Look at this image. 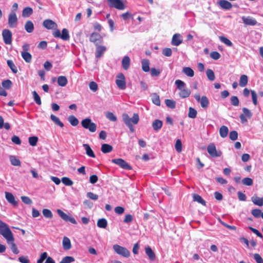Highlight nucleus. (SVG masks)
<instances>
[{
  "mask_svg": "<svg viewBox=\"0 0 263 263\" xmlns=\"http://www.w3.org/2000/svg\"><path fill=\"white\" fill-rule=\"evenodd\" d=\"M122 119L125 124L129 128L132 133L135 132L133 124H137L139 121V117L138 114H134L132 118H130L127 114H123L122 116Z\"/></svg>",
  "mask_w": 263,
  "mask_h": 263,
  "instance_id": "f257e3e1",
  "label": "nucleus"
},
{
  "mask_svg": "<svg viewBox=\"0 0 263 263\" xmlns=\"http://www.w3.org/2000/svg\"><path fill=\"white\" fill-rule=\"evenodd\" d=\"M175 84L177 86V88L180 90L179 95L180 98H186L190 96L191 91L189 89L185 87L186 85L183 81L180 80H177L175 81Z\"/></svg>",
  "mask_w": 263,
  "mask_h": 263,
  "instance_id": "f03ea898",
  "label": "nucleus"
},
{
  "mask_svg": "<svg viewBox=\"0 0 263 263\" xmlns=\"http://www.w3.org/2000/svg\"><path fill=\"white\" fill-rule=\"evenodd\" d=\"M0 234L5 238L6 240H10L13 236L12 232L8 226L0 219Z\"/></svg>",
  "mask_w": 263,
  "mask_h": 263,
  "instance_id": "7ed1b4c3",
  "label": "nucleus"
},
{
  "mask_svg": "<svg viewBox=\"0 0 263 263\" xmlns=\"http://www.w3.org/2000/svg\"><path fill=\"white\" fill-rule=\"evenodd\" d=\"M82 126L85 129H88L90 132L93 133L97 129L96 124L91 122L89 118H86L81 121Z\"/></svg>",
  "mask_w": 263,
  "mask_h": 263,
  "instance_id": "20e7f679",
  "label": "nucleus"
},
{
  "mask_svg": "<svg viewBox=\"0 0 263 263\" xmlns=\"http://www.w3.org/2000/svg\"><path fill=\"white\" fill-rule=\"evenodd\" d=\"M113 250L118 254L124 257H128L130 255V252L125 248L118 245L113 246Z\"/></svg>",
  "mask_w": 263,
  "mask_h": 263,
  "instance_id": "39448f33",
  "label": "nucleus"
},
{
  "mask_svg": "<svg viewBox=\"0 0 263 263\" xmlns=\"http://www.w3.org/2000/svg\"><path fill=\"white\" fill-rule=\"evenodd\" d=\"M207 151L209 155L214 158L220 157L222 153L220 151H217L214 143H210L207 147Z\"/></svg>",
  "mask_w": 263,
  "mask_h": 263,
  "instance_id": "423d86ee",
  "label": "nucleus"
},
{
  "mask_svg": "<svg viewBox=\"0 0 263 263\" xmlns=\"http://www.w3.org/2000/svg\"><path fill=\"white\" fill-rule=\"evenodd\" d=\"M62 33H61V32L59 30L57 29L55 30L53 35L55 37H60L64 41H68L69 39V31L67 29H63L62 31Z\"/></svg>",
  "mask_w": 263,
  "mask_h": 263,
  "instance_id": "0eeeda50",
  "label": "nucleus"
},
{
  "mask_svg": "<svg viewBox=\"0 0 263 263\" xmlns=\"http://www.w3.org/2000/svg\"><path fill=\"white\" fill-rule=\"evenodd\" d=\"M116 83L119 89L124 90L126 88L125 78L122 73H120L117 76Z\"/></svg>",
  "mask_w": 263,
  "mask_h": 263,
  "instance_id": "6e6552de",
  "label": "nucleus"
},
{
  "mask_svg": "<svg viewBox=\"0 0 263 263\" xmlns=\"http://www.w3.org/2000/svg\"><path fill=\"white\" fill-rule=\"evenodd\" d=\"M111 162L125 170H130L132 168L125 160L121 158L112 159Z\"/></svg>",
  "mask_w": 263,
  "mask_h": 263,
  "instance_id": "1a4fd4ad",
  "label": "nucleus"
},
{
  "mask_svg": "<svg viewBox=\"0 0 263 263\" xmlns=\"http://www.w3.org/2000/svg\"><path fill=\"white\" fill-rule=\"evenodd\" d=\"M2 36L4 43L10 45L12 43V32L8 29H4L2 31Z\"/></svg>",
  "mask_w": 263,
  "mask_h": 263,
  "instance_id": "9d476101",
  "label": "nucleus"
},
{
  "mask_svg": "<svg viewBox=\"0 0 263 263\" xmlns=\"http://www.w3.org/2000/svg\"><path fill=\"white\" fill-rule=\"evenodd\" d=\"M17 18L13 11H11L8 16V25L11 28H14L16 26Z\"/></svg>",
  "mask_w": 263,
  "mask_h": 263,
  "instance_id": "9b49d317",
  "label": "nucleus"
},
{
  "mask_svg": "<svg viewBox=\"0 0 263 263\" xmlns=\"http://www.w3.org/2000/svg\"><path fill=\"white\" fill-rule=\"evenodd\" d=\"M109 5L111 7L115 8L119 10H124L125 6L121 0H107Z\"/></svg>",
  "mask_w": 263,
  "mask_h": 263,
  "instance_id": "f8f14e48",
  "label": "nucleus"
},
{
  "mask_svg": "<svg viewBox=\"0 0 263 263\" xmlns=\"http://www.w3.org/2000/svg\"><path fill=\"white\" fill-rule=\"evenodd\" d=\"M57 212L60 217L64 220L66 221H69L73 224H77V221L74 218L69 216L63 212L61 210L58 209Z\"/></svg>",
  "mask_w": 263,
  "mask_h": 263,
  "instance_id": "ddd939ff",
  "label": "nucleus"
},
{
  "mask_svg": "<svg viewBox=\"0 0 263 263\" xmlns=\"http://www.w3.org/2000/svg\"><path fill=\"white\" fill-rule=\"evenodd\" d=\"M241 19L244 24L247 26H255L257 25V21L250 16H242Z\"/></svg>",
  "mask_w": 263,
  "mask_h": 263,
  "instance_id": "4468645a",
  "label": "nucleus"
},
{
  "mask_svg": "<svg viewBox=\"0 0 263 263\" xmlns=\"http://www.w3.org/2000/svg\"><path fill=\"white\" fill-rule=\"evenodd\" d=\"M43 26L47 29H52L56 28L57 24L51 20L47 19L45 20L43 23Z\"/></svg>",
  "mask_w": 263,
  "mask_h": 263,
  "instance_id": "2eb2a0df",
  "label": "nucleus"
},
{
  "mask_svg": "<svg viewBox=\"0 0 263 263\" xmlns=\"http://www.w3.org/2000/svg\"><path fill=\"white\" fill-rule=\"evenodd\" d=\"M7 243L9 246L11 251L12 252L15 254H17L19 253V251L17 249V248L16 247V245L14 242V236H12V239L10 240H6Z\"/></svg>",
  "mask_w": 263,
  "mask_h": 263,
  "instance_id": "dca6fc26",
  "label": "nucleus"
},
{
  "mask_svg": "<svg viewBox=\"0 0 263 263\" xmlns=\"http://www.w3.org/2000/svg\"><path fill=\"white\" fill-rule=\"evenodd\" d=\"M181 35L179 33L175 34L172 39V44L174 46H178L182 43L181 39Z\"/></svg>",
  "mask_w": 263,
  "mask_h": 263,
  "instance_id": "f3484780",
  "label": "nucleus"
},
{
  "mask_svg": "<svg viewBox=\"0 0 263 263\" xmlns=\"http://www.w3.org/2000/svg\"><path fill=\"white\" fill-rule=\"evenodd\" d=\"M5 197L8 202L12 205L14 206H16L17 205V202L15 201V197L12 193L6 192Z\"/></svg>",
  "mask_w": 263,
  "mask_h": 263,
  "instance_id": "a211bd4d",
  "label": "nucleus"
},
{
  "mask_svg": "<svg viewBox=\"0 0 263 263\" xmlns=\"http://www.w3.org/2000/svg\"><path fill=\"white\" fill-rule=\"evenodd\" d=\"M218 3L221 8L224 10H230L232 7V4L226 0H220Z\"/></svg>",
  "mask_w": 263,
  "mask_h": 263,
  "instance_id": "6ab92c4d",
  "label": "nucleus"
},
{
  "mask_svg": "<svg viewBox=\"0 0 263 263\" xmlns=\"http://www.w3.org/2000/svg\"><path fill=\"white\" fill-rule=\"evenodd\" d=\"M251 201L253 203L257 205L261 206L263 205V197L259 198L256 195H254L251 197Z\"/></svg>",
  "mask_w": 263,
  "mask_h": 263,
  "instance_id": "aec40b11",
  "label": "nucleus"
},
{
  "mask_svg": "<svg viewBox=\"0 0 263 263\" xmlns=\"http://www.w3.org/2000/svg\"><path fill=\"white\" fill-rule=\"evenodd\" d=\"M130 60L128 56H124L122 60V65L123 68L127 70L130 66Z\"/></svg>",
  "mask_w": 263,
  "mask_h": 263,
  "instance_id": "412c9836",
  "label": "nucleus"
},
{
  "mask_svg": "<svg viewBox=\"0 0 263 263\" xmlns=\"http://www.w3.org/2000/svg\"><path fill=\"white\" fill-rule=\"evenodd\" d=\"M163 122L161 120L156 119L152 123V127L154 130H159L162 126Z\"/></svg>",
  "mask_w": 263,
  "mask_h": 263,
  "instance_id": "4be33fe9",
  "label": "nucleus"
},
{
  "mask_svg": "<svg viewBox=\"0 0 263 263\" xmlns=\"http://www.w3.org/2000/svg\"><path fill=\"white\" fill-rule=\"evenodd\" d=\"M63 247L66 250H68L71 248V244L70 239L67 237H64L62 241Z\"/></svg>",
  "mask_w": 263,
  "mask_h": 263,
  "instance_id": "5701e85b",
  "label": "nucleus"
},
{
  "mask_svg": "<svg viewBox=\"0 0 263 263\" xmlns=\"http://www.w3.org/2000/svg\"><path fill=\"white\" fill-rule=\"evenodd\" d=\"M83 146L85 148L86 154L89 157L91 158H95L96 156L93 151L91 149V147L88 144H84Z\"/></svg>",
  "mask_w": 263,
  "mask_h": 263,
  "instance_id": "b1692460",
  "label": "nucleus"
},
{
  "mask_svg": "<svg viewBox=\"0 0 263 263\" xmlns=\"http://www.w3.org/2000/svg\"><path fill=\"white\" fill-rule=\"evenodd\" d=\"M112 149V146L108 144H103L101 146V151L104 154L111 152Z\"/></svg>",
  "mask_w": 263,
  "mask_h": 263,
  "instance_id": "393cba45",
  "label": "nucleus"
},
{
  "mask_svg": "<svg viewBox=\"0 0 263 263\" xmlns=\"http://www.w3.org/2000/svg\"><path fill=\"white\" fill-rule=\"evenodd\" d=\"M25 29L28 33H31L34 30V25L31 21H28L25 25Z\"/></svg>",
  "mask_w": 263,
  "mask_h": 263,
  "instance_id": "a878e982",
  "label": "nucleus"
},
{
  "mask_svg": "<svg viewBox=\"0 0 263 263\" xmlns=\"http://www.w3.org/2000/svg\"><path fill=\"white\" fill-rule=\"evenodd\" d=\"M182 72L187 76L193 77L194 76V70L189 67H185L182 69Z\"/></svg>",
  "mask_w": 263,
  "mask_h": 263,
  "instance_id": "bb28decb",
  "label": "nucleus"
},
{
  "mask_svg": "<svg viewBox=\"0 0 263 263\" xmlns=\"http://www.w3.org/2000/svg\"><path fill=\"white\" fill-rule=\"evenodd\" d=\"M229 129L226 126H221L219 129V134L222 138H226L228 134Z\"/></svg>",
  "mask_w": 263,
  "mask_h": 263,
  "instance_id": "cd10ccee",
  "label": "nucleus"
},
{
  "mask_svg": "<svg viewBox=\"0 0 263 263\" xmlns=\"http://www.w3.org/2000/svg\"><path fill=\"white\" fill-rule=\"evenodd\" d=\"M106 50V48L104 46H99L97 47L96 52V57L97 58H100L104 51Z\"/></svg>",
  "mask_w": 263,
  "mask_h": 263,
  "instance_id": "c85d7f7f",
  "label": "nucleus"
},
{
  "mask_svg": "<svg viewBox=\"0 0 263 263\" xmlns=\"http://www.w3.org/2000/svg\"><path fill=\"white\" fill-rule=\"evenodd\" d=\"M142 69L144 72H148L149 71V62L147 59H143L142 60Z\"/></svg>",
  "mask_w": 263,
  "mask_h": 263,
  "instance_id": "c756f323",
  "label": "nucleus"
},
{
  "mask_svg": "<svg viewBox=\"0 0 263 263\" xmlns=\"http://www.w3.org/2000/svg\"><path fill=\"white\" fill-rule=\"evenodd\" d=\"M58 83L60 86H65L67 83V79L65 76H59L58 78Z\"/></svg>",
  "mask_w": 263,
  "mask_h": 263,
  "instance_id": "7c9ffc66",
  "label": "nucleus"
},
{
  "mask_svg": "<svg viewBox=\"0 0 263 263\" xmlns=\"http://www.w3.org/2000/svg\"><path fill=\"white\" fill-rule=\"evenodd\" d=\"M145 253L151 260H153L155 259V253L149 247L145 248Z\"/></svg>",
  "mask_w": 263,
  "mask_h": 263,
  "instance_id": "2f4dec72",
  "label": "nucleus"
},
{
  "mask_svg": "<svg viewBox=\"0 0 263 263\" xmlns=\"http://www.w3.org/2000/svg\"><path fill=\"white\" fill-rule=\"evenodd\" d=\"M23 59L27 63H30L32 60V55L28 52H21Z\"/></svg>",
  "mask_w": 263,
  "mask_h": 263,
  "instance_id": "473e14b6",
  "label": "nucleus"
},
{
  "mask_svg": "<svg viewBox=\"0 0 263 263\" xmlns=\"http://www.w3.org/2000/svg\"><path fill=\"white\" fill-rule=\"evenodd\" d=\"M248 78L247 75H241L239 80V85L243 87L246 86L248 83Z\"/></svg>",
  "mask_w": 263,
  "mask_h": 263,
  "instance_id": "72a5a7b5",
  "label": "nucleus"
},
{
  "mask_svg": "<svg viewBox=\"0 0 263 263\" xmlns=\"http://www.w3.org/2000/svg\"><path fill=\"white\" fill-rule=\"evenodd\" d=\"M193 197L194 201H197L204 206L206 205L205 201L202 199V198L200 195L196 194H194L193 195Z\"/></svg>",
  "mask_w": 263,
  "mask_h": 263,
  "instance_id": "f704fd0d",
  "label": "nucleus"
},
{
  "mask_svg": "<svg viewBox=\"0 0 263 263\" xmlns=\"http://www.w3.org/2000/svg\"><path fill=\"white\" fill-rule=\"evenodd\" d=\"M151 96L153 103L157 106H160V100L159 95L156 93H153L151 95Z\"/></svg>",
  "mask_w": 263,
  "mask_h": 263,
  "instance_id": "c9c22d12",
  "label": "nucleus"
},
{
  "mask_svg": "<svg viewBox=\"0 0 263 263\" xmlns=\"http://www.w3.org/2000/svg\"><path fill=\"white\" fill-rule=\"evenodd\" d=\"M199 102L200 103L201 106L203 108H207L209 104V101L208 98L204 96L201 97V100Z\"/></svg>",
  "mask_w": 263,
  "mask_h": 263,
  "instance_id": "e433bc0d",
  "label": "nucleus"
},
{
  "mask_svg": "<svg viewBox=\"0 0 263 263\" xmlns=\"http://www.w3.org/2000/svg\"><path fill=\"white\" fill-rule=\"evenodd\" d=\"M107 226V221L105 218L99 219L97 222V226L100 228L105 229Z\"/></svg>",
  "mask_w": 263,
  "mask_h": 263,
  "instance_id": "4c0bfd02",
  "label": "nucleus"
},
{
  "mask_svg": "<svg viewBox=\"0 0 263 263\" xmlns=\"http://www.w3.org/2000/svg\"><path fill=\"white\" fill-rule=\"evenodd\" d=\"M33 13V10L30 7L25 8L22 12V15L23 17H29Z\"/></svg>",
  "mask_w": 263,
  "mask_h": 263,
  "instance_id": "58836bf2",
  "label": "nucleus"
},
{
  "mask_svg": "<svg viewBox=\"0 0 263 263\" xmlns=\"http://www.w3.org/2000/svg\"><path fill=\"white\" fill-rule=\"evenodd\" d=\"M50 118L51 120L57 125H59L61 127H63L64 126V124L60 120L59 118L57 116L51 115L50 116Z\"/></svg>",
  "mask_w": 263,
  "mask_h": 263,
  "instance_id": "ea45409f",
  "label": "nucleus"
},
{
  "mask_svg": "<svg viewBox=\"0 0 263 263\" xmlns=\"http://www.w3.org/2000/svg\"><path fill=\"white\" fill-rule=\"evenodd\" d=\"M10 160L12 165L14 166H20L21 161L15 156H10Z\"/></svg>",
  "mask_w": 263,
  "mask_h": 263,
  "instance_id": "a19ab883",
  "label": "nucleus"
},
{
  "mask_svg": "<svg viewBox=\"0 0 263 263\" xmlns=\"http://www.w3.org/2000/svg\"><path fill=\"white\" fill-rule=\"evenodd\" d=\"M8 66L9 67V68L11 69L12 71L14 73H16L17 72V69L16 67L15 66V64L13 62L12 60H8L7 61Z\"/></svg>",
  "mask_w": 263,
  "mask_h": 263,
  "instance_id": "79ce46f5",
  "label": "nucleus"
},
{
  "mask_svg": "<svg viewBox=\"0 0 263 263\" xmlns=\"http://www.w3.org/2000/svg\"><path fill=\"white\" fill-rule=\"evenodd\" d=\"M68 120L72 126H77L79 123L78 119L73 115L70 116L68 117Z\"/></svg>",
  "mask_w": 263,
  "mask_h": 263,
  "instance_id": "37998d69",
  "label": "nucleus"
},
{
  "mask_svg": "<svg viewBox=\"0 0 263 263\" xmlns=\"http://www.w3.org/2000/svg\"><path fill=\"white\" fill-rule=\"evenodd\" d=\"M166 105L170 108L173 109L176 107V102L175 101L171 99H166L165 100Z\"/></svg>",
  "mask_w": 263,
  "mask_h": 263,
  "instance_id": "c03bdc74",
  "label": "nucleus"
},
{
  "mask_svg": "<svg viewBox=\"0 0 263 263\" xmlns=\"http://www.w3.org/2000/svg\"><path fill=\"white\" fill-rule=\"evenodd\" d=\"M61 181L62 183L67 186H71L73 184V181L68 177H64L62 178Z\"/></svg>",
  "mask_w": 263,
  "mask_h": 263,
  "instance_id": "a18cd8bd",
  "label": "nucleus"
},
{
  "mask_svg": "<svg viewBox=\"0 0 263 263\" xmlns=\"http://www.w3.org/2000/svg\"><path fill=\"white\" fill-rule=\"evenodd\" d=\"M28 141L31 146H36L38 141V138L36 136L30 137L28 139Z\"/></svg>",
  "mask_w": 263,
  "mask_h": 263,
  "instance_id": "49530a36",
  "label": "nucleus"
},
{
  "mask_svg": "<svg viewBox=\"0 0 263 263\" xmlns=\"http://www.w3.org/2000/svg\"><path fill=\"white\" fill-rule=\"evenodd\" d=\"M32 95L34 101L35 102V103L38 105H41L42 103L41 98L37 93L35 91H33L32 92Z\"/></svg>",
  "mask_w": 263,
  "mask_h": 263,
  "instance_id": "de8ad7c7",
  "label": "nucleus"
},
{
  "mask_svg": "<svg viewBox=\"0 0 263 263\" xmlns=\"http://www.w3.org/2000/svg\"><path fill=\"white\" fill-rule=\"evenodd\" d=\"M206 76L210 81H214L215 79L214 72L212 69H208L206 70Z\"/></svg>",
  "mask_w": 263,
  "mask_h": 263,
  "instance_id": "09e8293b",
  "label": "nucleus"
},
{
  "mask_svg": "<svg viewBox=\"0 0 263 263\" xmlns=\"http://www.w3.org/2000/svg\"><path fill=\"white\" fill-rule=\"evenodd\" d=\"M197 111L193 108L190 107L189 108V111L188 114V116L190 118L194 119L197 116Z\"/></svg>",
  "mask_w": 263,
  "mask_h": 263,
  "instance_id": "8fccbe9b",
  "label": "nucleus"
},
{
  "mask_svg": "<svg viewBox=\"0 0 263 263\" xmlns=\"http://www.w3.org/2000/svg\"><path fill=\"white\" fill-rule=\"evenodd\" d=\"M74 261V258L72 256H65L62 258L60 263H71Z\"/></svg>",
  "mask_w": 263,
  "mask_h": 263,
  "instance_id": "3c124183",
  "label": "nucleus"
},
{
  "mask_svg": "<svg viewBox=\"0 0 263 263\" xmlns=\"http://www.w3.org/2000/svg\"><path fill=\"white\" fill-rule=\"evenodd\" d=\"M44 216L47 218H51L53 217V214L51 211L48 209H43L42 211Z\"/></svg>",
  "mask_w": 263,
  "mask_h": 263,
  "instance_id": "603ef678",
  "label": "nucleus"
},
{
  "mask_svg": "<svg viewBox=\"0 0 263 263\" xmlns=\"http://www.w3.org/2000/svg\"><path fill=\"white\" fill-rule=\"evenodd\" d=\"M106 117L110 121L115 122L117 119L116 116L111 112H107L106 113Z\"/></svg>",
  "mask_w": 263,
  "mask_h": 263,
  "instance_id": "864d4df0",
  "label": "nucleus"
},
{
  "mask_svg": "<svg viewBox=\"0 0 263 263\" xmlns=\"http://www.w3.org/2000/svg\"><path fill=\"white\" fill-rule=\"evenodd\" d=\"M231 103L232 105L234 106H237L239 105V101L237 97L236 96H232L231 97Z\"/></svg>",
  "mask_w": 263,
  "mask_h": 263,
  "instance_id": "5fc2aeb1",
  "label": "nucleus"
},
{
  "mask_svg": "<svg viewBox=\"0 0 263 263\" xmlns=\"http://www.w3.org/2000/svg\"><path fill=\"white\" fill-rule=\"evenodd\" d=\"M219 39L221 42H222V43H223L227 46H232V43L231 42V41L230 40H229L228 39H227V37L221 36L219 37Z\"/></svg>",
  "mask_w": 263,
  "mask_h": 263,
  "instance_id": "6e6d98bb",
  "label": "nucleus"
},
{
  "mask_svg": "<svg viewBox=\"0 0 263 263\" xmlns=\"http://www.w3.org/2000/svg\"><path fill=\"white\" fill-rule=\"evenodd\" d=\"M242 183L245 185L250 186L253 184V180L250 178L246 177L242 180Z\"/></svg>",
  "mask_w": 263,
  "mask_h": 263,
  "instance_id": "4d7b16f0",
  "label": "nucleus"
},
{
  "mask_svg": "<svg viewBox=\"0 0 263 263\" xmlns=\"http://www.w3.org/2000/svg\"><path fill=\"white\" fill-rule=\"evenodd\" d=\"M100 37V36L98 33H92L90 36V41L95 43L99 40Z\"/></svg>",
  "mask_w": 263,
  "mask_h": 263,
  "instance_id": "13d9d810",
  "label": "nucleus"
},
{
  "mask_svg": "<svg viewBox=\"0 0 263 263\" xmlns=\"http://www.w3.org/2000/svg\"><path fill=\"white\" fill-rule=\"evenodd\" d=\"M2 84L4 88L8 89L11 88L12 82L10 80H6L3 81Z\"/></svg>",
  "mask_w": 263,
  "mask_h": 263,
  "instance_id": "bf43d9fd",
  "label": "nucleus"
},
{
  "mask_svg": "<svg viewBox=\"0 0 263 263\" xmlns=\"http://www.w3.org/2000/svg\"><path fill=\"white\" fill-rule=\"evenodd\" d=\"M175 148L177 152L180 153L182 151V143L180 139H177L175 143Z\"/></svg>",
  "mask_w": 263,
  "mask_h": 263,
  "instance_id": "052dcab7",
  "label": "nucleus"
},
{
  "mask_svg": "<svg viewBox=\"0 0 263 263\" xmlns=\"http://www.w3.org/2000/svg\"><path fill=\"white\" fill-rule=\"evenodd\" d=\"M261 213L262 212H261V210L259 209H258L252 210L251 211V214L255 218L260 217L261 216Z\"/></svg>",
  "mask_w": 263,
  "mask_h": 263,
  "instance_id": "680f3d73",
  "label": "nucleus"
},
{
  "mask_svg": "<svg viewBox=\"0 0 263 263\" xmlns=\"http://www.w3.org/2000/svg\"><path fill=\"white\" fill-rule=\"evenodd\" d=\"M242 111L243 112V114L242 115H245V117H246L248 119H250L252 117V113L247 108L243 107L242 108Z\"/></svg>",
  "mask_w": 263,
  "mask_h": 263,
  "instance_id": "e2e57ef3",
  "label": "nucleus"
},
{
  "mask_svg": "<svg viewBox=\"0 0 263 263\" xmlns=\"http://www.w3.org/2000/svg\"><path fill=\"white\" fill-rule=\"evenodd\" d=\"M229 138L232 141L236 140L238 138V133L235 130L231 131L229 134Z\"/></svg>",
  "mask_w": 263,
  "mask_h": 263,
  "instance_id": "0e129e2a",
  "label": "nucleus"
},
{
  "mask_svg": "<svg viewBox=\"0 0 263 263\" xmlns=\"http://www.w3.org/2000/svg\"><path fill=\"white\" fill-rule=\"evenodd\" d=\"M89 88L93 92H96L98 89L97 84L93 81L90 82L89 83Z\"/></svg>",
  "mask_w": 263,
  "mask_h": 263,
  "instance_id": "69168bd1",
  "label": "nucleus"
},
{
  "mask_svg": "<svg viewBox=\"0 0 263 263\" xmlns=\"http://www.w3.org/2000/svg\"><path fill=\"white\" fill-rule=\"evenodd\" d=\"M48 257L47 252L42 253L40 257V258L37 260V263H43L45 259Z\"/></svg>",
  "mask_w": 263,
  "mask_h": 263,
  "instance_id": "338daca9",
  "label": "nucleus"
},
{
  "mask_svg": "<svg viewBox=\"0 0 263 263\" xmlns=\"http://www.w3.org/2000/svg\"><path fill=\"white\" fill-rule=\"evenodd\" d=\"M254 259L255 260L257 263H263V259L259 254H254Z\"/></svg>",
  "mask_w": 263,
  "mask_h": 263,
  "instance_id": "774afa93",
  "label": "nucleus"
}]
</instances>
